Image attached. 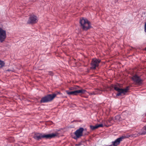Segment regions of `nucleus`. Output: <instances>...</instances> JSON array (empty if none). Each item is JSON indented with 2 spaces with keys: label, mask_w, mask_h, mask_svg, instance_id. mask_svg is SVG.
Returning a JSON list of instances; mask_svg holds the SVG:
<instances>
[{
  "label": "nucleus",
  "mask_w": 146,
  "mask_h": 146,
  "mask_svg": "<svg viewBox=\"0 0 146 146\" xmlns=\"http://www.w3.org/2000/svg\"><path fill=\"white\" fill-rule=\"evenodd\" d=\"M80 23L81 28L84 30H87L91 27V23L86 19H81Z\"/></svg>",
  "instance_id": "1"
},
{
  "label": "nucleus",
  "mask_w": 146,
  "mask_h": 146,
  "mask_svg": "<svg viewBox=\"0 0 146 146\" xmlns=\"http://www.w3.org/2000/svg\"><path fill=\"white\" fill-rule=\"evenodd\" d=\"M58 134L56 133H52L50 134H45L37 133V140H39L42 138H44L46 139H50L57 136Z\"/></svg>",
  "instance_id": "2"
},
{
  "label": "nucleus",
  "mask_w": 146,
  "mask_h": 146,
  "mask_svg": "<svg viewBox=\"0 0 146 146\" xmlns=\"http://www.w3.org/2000/svg\"><path fill=\"white\" fill-rule=\"evenodd\" d=\"M56 96L55 94H48L42 97L40 101L41 103H45L51 101Z\"/></svg>",
  "instance_id": "3"
},
{
  "label": "nucleus",
  "mask_w": 146,
  "mask_h": 146,
  "mask_svg": "<svg viewBox=\"0 0 146 146\" xmlns=\"http://www.w3.org/2000/svg\"><path fill=\"white\" fill-rule=\"evenodd\" d=\"M114 89L117 92V93L116 94V96H121L122 94L123 95H125L129 90V87L127 86L125 89H122L120 88L115 86L114 87Z\"/></svg>",
  "instance_id": "4"
},
{
  "label": "nucleus",
  "mask_w": 146,
  "mask_h": 146,
  "mask_svg": "<svg viewBox=\"0 0 146 146\" xmlns=\"http://www.w3.org/2000/svg\"><path fill=\"white\" fill-rule=\"evenodd\" d=\"M129 137L128 135H124L119 137L117 139L114 141L112 142V144L109 145V146H111L113 145V146H117V145L119 144L121 141L123 139H124L126 138H128Z\"/></svg>",
  "instance_id": "5"
},
{
  "label": "nucleus",
  "mask_w": 146,
  "mask_h": 146,
  "mask_svg": "<svg viewBox=\"0 0 146 146\" xmlns=\"http://www.w3.org/2000/svg\"><path fill=\"white\" fill-rule=\"evenodd\" d=\"M84 130L83 128L80 127L78 129H77L74 132V134L75 136L73 138L75 139H77L83 135V132Z\"/></svg>",
  "instance_id": "6"
},
{
  "label": "nucleus",
  "mask_w": 146,
  "mask_h": 146,
  "mask_svg": "<svg viewBox=\"0 0 146 146\" xmlns=\"http://www.w3.org/2000/svg\"><path fill=\"white\" fill-rule=\"evenodd\" d=\"M132 79L136 84L141 85L142 83L143 80L140 76L137 75H135L132 77Z\"/></svg>",
  "instance_id": "7"
},
{
  "label": "nucleus",
  "mask_w": 146,
  "mask_h": 146,
  "mask_svg": "<svg viewBox=\"0 0 146 146\" xmlns=\"http://www.w3.org/2000/svg\"><path fill=\"white\" fill-rule=\"evenodd\" d=\"M6 37V31L1 28H0V42H3L4 41Z\"/></svg>",
  "instance_id": "8"
},
{
  "label": "nucleus",
  "mask_w": 146,
  "mask_h": 146,
  "mask_svg": "<svg viewBox=\"0 0 146 146\" xmlns=\"http://www.w3.org/2000/svg\"><path fill=\"white\" fill-rule=\"evenodd\" d=\"M101 60L100 59H93L92 62L91 68L95 69L96 67L99 66V64Z\"/></svg>",
  "instance_id": "9"
},
{
  "label": "nucleus",
  "mask_w": 146,
  "mask_h": 146,
  "mask_svg": "<svg viewBox=\"0 0 146 146\" xmlns=\"http://www.w3.org/2000/svg\"><path fill=\"white\" fill-rule=\"evenodd\" d=\"M36 19V16L33 15H31L29 17L27 23L29 24L34 23L35 22Z\"/></svg>",
  "instance_id": "10"
},
{
  "label": "nucleus",
  "mask_w": 146,
  "mask_h": 146,
  "mask_svg": "<svg viewBox=\"0 0 146 146\" xmlns=\"http://www.w3.org/2000/svg\"><path fill=\"white\" fill-rule=\"evenodd\" d=\"M66 92L69 95H77L78 94L77 90L71 92H70L68 90H66Z\"/></svg>",
  "instance_id": "11"
},
{
  "label": "nucleus",
  "mask_w": 146,
  "mask_h": 146,
  "mask_svg": "<svg viewBox=\"0 0 146 146\" xmlns=\"http://www.w3.org/2000/svg\"><path fill=\"white\" fill-rule=\"evenodd\" d=\"M77 91L78 94L80 93L82 94H84L86 92V90L82 89L77 90Z\"/></svg>",
  "instance_id": "12"
},
{
  "label": "nucleus",
  "mask_w": 146,
  "mask_h": 146,
  "mask_svg": "<svg viewBox=\"0 0 146 146\" xmlns=\"http://www.w3.org/2000/svg\"><path fill=\"white\" fill-rule=\"evenodd\" d=\"M100 91V90L99 89H96L95 91L92 92V95H95L98 94L99 92Z\"/></svg>",
  "instance_id": "13"
},
{
  "label": "nucleus",
  "mask_w": 146,
  "mask_h": 146,
  "mask_svg": "<svg viewBox=\"0 0 146 146\" xmlns=\"http://www.w3.org/2000/svg\"><path fill=\"white\" fill-rule=\"evenodd\" d=\"M146 134V132L143 131L142 132H139V133L137 134L136 135H134V137H136L139 136L140 135H144Z\"/></svg>",
  "instance_id": "14"
},
{
  "label": "nucleus",
  "mask_w": 146,
  "mask_h": 146,
  "mask_svg": "<svg viewBox=\"0 0 146 146\" xmlns=\"http://www.w3.org/2000/svg\"><path fill=\"white\" fill-rule=\"evenodd\" d=\"M115 119L117 121H121V116L120 115H117L115 117Z\"/></svg>",
  "instance_id": "15"
},
{
  "label": "nucleus",
  "mask_w": 146,
  "mask_h": 146,
  "mask_svg": "<svg viewBox=\"0 0 146 146\" xmlns=\"http://www.w3.org/2000/svg\"><path fill=\"white\" fill-rule=\"evenodd\" d=\"M5 64V63L3 61L0 60V68H1L4 66Z\"/></svg>",
  "instance_id": "16"
},
{
  "label": "nucleus",
  "mask_w": 146,
  "mask_h": 146,
  "mask_svg": "<svg viewBox=\"0 0 146 146\" xmlns=\"http://www.w3.org/2000/svg\"><path fill=\"white\" fill-rule=\"evenodd\" d=\"M90 127L92 130H94L98 128L96 125L95 126L90 125Z\"/></svg>",
  "instance_id": "17"
},
{
  "label": "nucleus",
  "mask_w": 146,
  "mask_h": 146,
  "mask_svg": "<svg viewBox=\"0 0 146 146\" xmlns=\"http://www.w3.org/2000/svg\"><path fill=\"white\" fill-rule=\"evenodd\" d=\"M97 128L99 127H103V125L102 124H97L96 125Z\"/></svg>",
  "instance_id": "18"
},
{
  "label": "nucleus",
  "mask_w": 146,
  "mask_h": 146,
  "mask_svg": "<svg viewBox=\"0 0 146 146\" xmlns=\"http://www.w3.org/2000/svg\"><path fill=\"white\" fill-rule=\"evenodd\" d=\"M48 74L49 75L52 76L53 75V73L51 71L48 72Z\"/></svg>",
  "instance_id": "19"
},
{
  "label": "nucleus",
  "mask_w": 146,
  "mask_h": 146,
  "mask_svg": "<svg viewBox=\"0 0 146 146\" xmlns=\"http://www.w3.org/2000/svg\"><path fill=\"white\" fill-rule=\"evenodd\" d=\"M53 94H56V96L58 94H60V92H57L56 93Z\"/></svg>",
  "instance_id": "20"
},
{
  "label": "nucleus",
  "mask_w": 146,
  "mask_h": 146,
  "mask_svg": "<svg viewBox=\"0 0 146 146\" xmlns=\"http://www.w3.org/2000/svg\"><path fill=\"white\" fill-rule=\"evenodd\" d=\"M145 31L146 33V22L145 24Z\"/></svg>",
  "instance_id": "21"
},
{
  "label": "nucleus",
  "mask_w": 146,
  "mask_h": 146,
  "mask_svg": "<svg viewBox=\"0 0 146 146\" xmlns=\"http://www.w3.org/2000/svg\"><path fill=\"white\" fill-rule=\"evenodd\" d=\"M81 145V143H80L78 144H76V146H80Z\"/></svg>",
  "instance_id": "22"
},
{
  "label": "nucleus",
  "mask_w": 146,
  "mask_h": 146,
  "mask_svg": "<svg viewBox=\"0 0 146 146\" xmlns=\"http://www.w3.org/2000/svg\"><path fill=\"white\" fill-rule=\"evenodd\" d=\"M143 129H144L145 130H146V126H144L143 127V129L141 130H143Z\"/></svg>",
  "instance_id": "23"
},
{
  "label": "nucleus",
  "mask_w": 146,
  "mask_h": 146,
  "mask_svg": "<svg viewBox=\"0 0 146 146\" xmlns=\"http://www.w3.org/2000/svg\"><path fill=\"white\" fill-rule=\"evenodd\" d=\"M7 71H9V72H10V71H11V72H13V71L12 70H11L10 69H8L7 70Z\"/></svg>",
  "instance_id": "24"
},
{
  "label": "nucleus",
  "mask_w": 146,
  "mask_h": 146,
  "mask_svg": "<svg viewBox=\"0 0 146 146\" xmlns=\"http://www.w3.org/2000/svg\"><path fill=\"white\" fill-rule=\"evenodd\" d=\"M92 92L90 94L91 95H92Z\"/></svg>",
  "instance_id": "25"
},
{
  "label": "nucleus",
  "mask_w": 146,
  "mask_h": 146,
  "mask_svg": "<svg viewBox=\"0 0 146 146\" xmlns=\"http://www.w3.org/2000/svg\"><path fill=\"white\" fill-rule=\"evenodd\" d=\"M34 138H35V139L36 138V137H35V136L34 137Z\"/></svg>",
  "instance_id": "26"
}]
</instances>
